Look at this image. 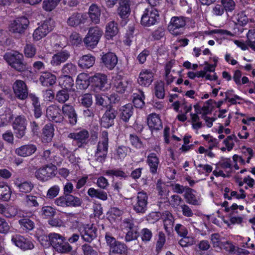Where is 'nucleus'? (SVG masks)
<instances>
[{
	"instance_id": "obj_1",
	"label": "nucleus",
	"mask_w": 255,
	"mask_h": 255,
	"mask_svg": "<svg viewBox=\"0 0 255 255\" xmlns=\"http://www.w3.org/2000/svg\"><path fill=\"white\" fill-rule=\"evenodd\" d=\"M3 57L12 68L18 72H23L27 69L23 55L17 51L6 53Z\"/></svg>"
},
{
	"instance_id": "obj_2",
	"label": "nucleus",
	"mask_w": 255,
	"mask_h": 255,
	"mask_svg": "<svg viewBox=\"0 0 255 255\" xmlns=\"http://www.w3.org/2000/svg\"><path fill=\"white\" fill-rule=\"evenodd\" d=\"M48 238L51 246L58 252L67 253L72 250V247L61 235L55 233H50Z\"/></svg>"
},
{
	"instance_id": "obj_3",
	"label": "nucleus",
	"mask_w": 255,
	"mask_h": 255,
	"mask_svg": "<svg viewBox=\"0 0 255 255\" xmlns=\"http://www.w3.org/2000/svg\"><path fill=\"white\" fill-rule=\"evenodd\" d=\"M102 34L103 31L99 27H91L84 39V42L87 47L93 48L98 43Z\"/></svg>"
},
{
	"instance_id": "obj_4",
	"label": "nucleus",
	"mask_w": 255,
	"mask_h": 255,
	"mask_svg": "<svg viewBox=\"0 0 255 255\" xmlns=\"http://www.w3.org/2000/svg\"><path fill=\"white\" fill-rule=\"evenodd\" d=\"M84 82L86 87L90 84L93 87L101 91H105L108 88L105 87L107 83V78L104 74H96L90 77L88 82L86 80H84Z\"/></svg>"
},
{
	"instance_id": "obj_5",
	"label": "nucleus",
	"mask_w": 255,
	"mask_h": 255,
	"mask_svg": "<svg viewBox=\"0 0 255 255\" xmlns=\"http://www.w3.org/2000/svg\"><path fill=\"white\" fill-rule=\"evenodd\" d=\"M147 200L148 196L146 192H138L135 201L132 203L133 210L136 213H145L147 209Z\"/></svg>"
},
{
	"instance_id": "obj_6",
	"label": "nucleus",
	"mask_w": 255,
	"mask_h": 255,
	"mask_svg": "<svg viewBox=\"0 0 255 255\" xmlns=\"http://www.w3.org/2000/svg\"><path fill=\"white\" fill-rule=\"evenodd\" d=\"M29 23L28 19L24 16L17 18L9 24V30L16 35H21L24 33Z\"/></svg>"
},
{
	"instance_id": "obj_7",
	"label": "nucleus",
	"mask_w": 255,
	"mask_h": 255,
	"mask_svg": "<svg viewBox=\"0 0 255 255\" xmlns=\"http://www.w3.org/2000/svg\"><path fill=\"white\" fill-rule=\"evenodd\" d=\"M68 137L76 141V144L79 148H85L88 143L89 133L86 129H83L69 133Z\"/></svg>"
},
{
	"instance_id": "obj_8",
	"label": "nucleus",
	"mask_w": 255,
	"mask_h": 255,
	"mask_svg": "<svg viewBox=\"0 0 255 255\" xmlns=\"http://www.w3.org/2000/svg\"><path fill=\"white\" fill-rule=\"evenodd\" d=\"M105 238L110 247V254H127V246L124 243L116 241L115 238L108 234L106 235Z\"/></svg>"
},
{
	"instance_id": "obj_9",
	"label": "nucleus",
	"mask_w": 255,
	"mask_h": 255,
	"mask_svg": "<svg viewBox=\"0 0 255 255\" xmlns=\"http://www.w3.org/2000/svg\"><path fill=\"white\" fill-rule=\"evenodd\" d=\"M55 166L53 165H47L36 170L35 172V176L40 181H47L55 176Z\"/></svg>"
},
{
	"instance_id": "obj_10",
	"label": "nucleus",
	"mask_w": 255,
	"mask_h": 255,
	"mask_svg": "<svg viewBox=\"0 0 255 255\" xmlns=\"http://www.w3.org/2000/svg\"><path fill=\"white\" fill-rule=\"evenodd\" d=\"M157 11L153 8H146L141 17V24L144 26L154 25L158 18Z\"/></svg>"
},
{
	"instance_id": "obj_11",
	"label": "nucleus",
	"mask_w": 255,
	"mask_h": 255,
	"mask_svg": "<svg viewBox=\"0 0 255 255\" xmlns=\"http://www.w3.org/2000/svg\"><path fill=\"white\" fill-rule=\"evenodd\" d=\"M12 128L15 136L19 139L22 138L25 134L26 129V120L24 117H17L13 122Z\"/></svg>"
},
{
	"instance_id": "obj_12",
	"label": "nucleus",
	"mask_w": 255,
	"mask_h": 255,
	"mask_svg": "<svg viewBox=\"0 0 255 255\" xmlns=\"http://www.w3.org/2000/svg\"><path fill=\"white\" fill-rule=\"evenodd\" d=\"M186 24L185 19L183 16L173 17L170 24L168 26V29L171 34L175 35L180 34L182 28Z\"/></svg>"
},
{
	"instance_id": "obj_13",
	"label": "nucleus",
	"mask_w": 255,
	"mask_h": 255,
	"mask_svg": "<svg viewBox=\"0 0 255 255\" xmlns=\"http://www.w3.org/2000/svg\"><path fill=\"white\" fill-rule=\"evenodd\" d=\"M61 109L59 106L52 105L47 107L46 116L48 119L54 123H61L63 122L64 117L61 113Z\"/></svg>"
},
{
	"instance_id": "obj_14",
	"label": "nucleus",
	"mask_w": 255,
	"mask_h": 255,
	"mask_svg": "<svg viewBox=\"0 0 255 255\" xmlns=\"http://www.w3.org/2000/svg\"><path fill=\"white\" fill-rule=\"evenodd\" d=\"M211 241L214 247H220V248H222L224 246H225L224 249L231 253L235 254H241V250L239 248L235 247L231 243L227 242L226 244L224 245L223 243L221 242L220 236L218 234H212L211 236Z\"/></svg>"
},
{
	"instance_id": "obj_15",
	"label": "nucleus",
	"mask_w": 255,
	"mask_h": 255,
	"mask_svg": "<svg viewBox=\"0 0 255 255\" xmlns=\"http://www.w3.org/2000/svg\"><path fill=\"white\" fill-rule=\"evenodd\" d=\"M12 88L15 96L18 99L24 100L28 97V89L23 81L16 80L13 84Z\"/></svg>"
},
{
	"instance_id": "obj_16",
	"label": "nucleus",
	"mask_w": 255,
	"mask_h": 255,
	"mask_svg": "<svg viewBox=\"0 0 255 255\" xmlns=\"http://www.w3.org/2000/svg\"><path fill=\"white\" fill-rule=\"evenodd\" d=\"M118 115L117 111L115 110L113 106H110L101 120V125L105 128H109L114 124V120Z\"/></svg>"
},
{
	"instance_id": "obj_17",
	"label": "nucleus",
	"mask_w": 255,
	"mask_h": 255,
	"mask_svg": "<svg viewBox=\"0 0 255 255\" xmlns=\"http://www.w3.org/2000/svg\"><path fill=\"white\" fill-rule=\"evenodd\" d=\"M248 40L245 42L244 41L235 40L234 43L242 50H245L250 47L255 51V29H250L247 34Z\"/></svg>"
},
{
	"instance_id": "obj_18",
	"label": "nucleus",
	"mask_w": 255,
	"mask_h": 255,
	"mask_svg": "<svg viewBox=\"0 0 255 255\" xmlns=\"http://www.w3.org/2000/svg\"><path fill=\"white\" fill-rule=\"evenodd\" d=\"M52 29L50 20L45 21L39 26L33 33V38L34 40H39L44 37Z\"/></svg>"
},
{
	"instance_id": "obj_19",
	"label": "nucleus",
	"mask_w": 255,
	"mask_h": 255,
	"mask_svg": "<svg viewBox=\"0 0 255 255\" xmlns=\"http://www.w3.org/2000/svg\"><path fill=\"white\" fill-rule=\"evenodd\" d=\"M97 229L93 224L87 225L80 229L82 239L86 242L91 243L97 237Z\"/></svg>"
},
{
	"instance_id": "obj_20",
	"label": "nucleus",
	"mask_w": 255,
	"mask_h": 255,
	"mask_svg": "<svg viewBox=\"0 0 255 255\" xmlns=\"http://www.w3.org/2000/svg\"><path fill=\"white\" fill-rule=\"evenodd\" d=\"M61 111L63 115L67 118L69 124L72 126L76 124L77 115L73 106L69 104H64L62 107Z\"/></svg>"
},
{
	"instance_id": "obj_21",
	"label": "nucleus",
	"mask_w": 255,
	"mask_h": 255,
	"mask_svg": "<svg viewBox=\"0 0 255 255\" xmlns=\"http://www.w3.org/2000/svg\"><path fill=\"white\" fill-rule=\"evenodd\" d=\"M12 243L22 250H31L34 248V245L29 240L20 235H16L11 239Z\"/></svg>"
},
{
	"instance_id": "obj_22",
	"label": "nucleus",
	"mask_w": 255,
	"mask_h": 255,
	"mask_svg": "<svg viewBox=\"0 0 255 255\" xmlns=\"http://www.w3.org/2000/svg\"><path fill=\"white\" fill-rule=\"evenodd\" d=\"M153 80V73L148 70H142L139 75L138 83L144 87L149 86Z\"/></svg>"
},
{
	"instance_id": "obj_23",
	"label": "nucleus",
	"mask_w": 255,
	"mask_h": 255,
	"mask_svg": "<svg viewBox=\"0 0 255 255\" xmlns=\"http://www.w3.org/2000/svg\"><path fill=\"white\" fill-rule=\"evenodd\" d=\"M102 63L109 70H112L118 63L117 56L112 52H108L102 57Z\"/></svg>"
},
{
	"instance_id": "obj_24",
	"label": "nucleus",
	"mask_w": 255,
	"mask_h": 255,
	"mask_svg": "<svg viewBox=\"0 0 255 255\" xmlns=\"http://www.w3.org/2000/svg\"><path fill=\"white\" fill-rule=\"evenodd\" d=\"M101 9L97 4L93 3L89 8L88 15L91 21L94 24H98L100 21Z\"/></svg>"
},
{
	"instance_id": "obj_25",
	"label": "nucleus",
	"mask_w": 255,
	"mask_h": 255,
	"mask_svg": "<svg viewBox=\"0 0 255 255\" xmlns=\"http://www.w3.org/2000/svg\"><path fill=\"white\" fill-rule=\"evenodd\" d=\"M85 22L83 14L81 13L74 12L68 18L66 21L67 25L71 27H76Z\"/></svg>"
},
{
	"instance_id": "obj_26",
	"label": "nucleus",
	"mask_w": 255,
	"mask_h": 255,
	"mask_svg": "<svg viewBox=\"0 0 255 255\" xmlns=\"http://www.w3.org/2000/svg\"><path fill=\"white\" fill-rule=\"evenodd\" d=\"M95 62V57L90 54L81 57L78 61L79 66L83 69H88L92 67Z\"/></svg>"
},
{
	"instance_id": "obj_27",
	"label": "nucleus",
	"mask_w": 255,
	"mask_h": 255,
	"mask_svg": "<svg viewBox=\"0 0 255 255\" xmlns=\"http://www.w3.org/2000/svg\"><path fill=\"white\" fill-rule=\"evenodd\" d=\"M56 81L55 75L48 72L42 73L39 81L43 86L49 87L53 85Z\"/></svg>"
},
{
	"instance_id": "obj_28",
	"label": "nucleus",
	"mask_w": 255,
	"mask_h": 255,
	"mask_svg": "<svg viewBox=\"0 0 255 255\" xmlns=\"http://www.w3.org/2000/svg\"><path fill=\"white\" fill-rule=\"evenodd\" d=\"M147 124L151 130H159L162 128L161 121L158 115L156 114H152L148 116Z\"/></svg>"
},
{
	"instance_id": "obj_29",
	"label": "nucleus",
	"mask_w": 255,
	"mask_h": 255,
	"mask_svg": "<svg viewBox=\"0 0 255 255\" xmlns=\"http://www.w3.org/2000/svg\"><path fill=\"white\" fill-rule=\"evenodd\" d=\"M36 149L35 145L26 144L16 149L15 153L19 156L26 157L34 153L36 151Z\"/></svg>"
},
{
	"instance_id": "obj_30",
	"label": "nucleus",
	"mask_w": 255,
	"mask_h": 255,
	"mask_svg": "<svg viewBox=\"0 0 255 255\" xmlns=\"http://www.w3.org/2000/svg\"><path fill=\"white\" fill-rule=\"evenodd\" d=\"M108 133L106 131H103L102 132L101 137L97 145L96 150L108 153Z\"/></svg>"
},
{
	"instance_id": "obj_31",
	"label": "nucleus",
	"mask_w": 255,
	"mask_h": 255,
	"mask_svg": "<svg viewBox=\"0 0 255 255\" xmlns=\"http://www.w3.org/2000/svg\"><path fill=\"white\" fill-rule=\"evenodd\" d=\"M69 56L70 54L67 51H61L53 56L51 63L54 66L59 65L61 63L65 62Z\"/></svg>"
},
{
	"instance_id": "obj_32",
	"label": "nucleus",
	"mask_w": 255,
	"mask_h": 255,
	"mask_svg": "<svg viewBox=\"0 0 255 255\" xmlns=\"http://www.w3.org/2000/svg\"><path fill=\"white\" fill-rule=\"evenodd\" d=\"M118 32V24L114 21H111L107 24L105 35L108 39H112Z\"/></svg>"
},
{
	"instance_id": "obj_33",
	"label": "nucleus",
	"mask_w": 255,
	"mask_h": 255,
	"mask_svg": "<svg viewBox=\"0 0 255 255\" xmlns=\"http://www.w3.org/2000/svg\"><path fill=\"white\" fill-rule=\"evenodd\" d=\"M147 162L150 167V171L152 174H156L159 163L158 158L154 153H150L147 156Z\"/></svg>"
},
{
	"instance_id": "obj_34",
	"label": "nucleus",
	"mask_w": 255,
	"mask_h": 255,
	"mask_svg": "<svg viewBox=\"0 0 255 255\" xmlns=\"http://www.w3.org/2000/svg\"><path fill=\"white\" fill-rule=\"evenodd\" d=\"M14 184L19 192L24 193L30 192L33 188V185L30 181H25L21 182L19 179H16Z\"/></svg>"
},
{
	"instance_id": "obj_35",
	"label": "nucleus",
	"mask_w": 255,
	"mask_h": 255,
	"mask_svg": "<svg viewBox=\"0 0 255 255\" xmlns=\"http://www.w3.org/2000/svg\"><path fill=\"white\" fill-rule=\"evenodd\" d=\"M87 193L92 198H96L103 201H106L108 199L107 193L101 189L90 188L89 189Z\"/></svg>"
},
{
	"instance_id": "obj_36",
	"label": "nucleus",
	"mask_w": 255,
	"mask_h": 255,
	"mask_svg": "<svg viewBox=\"0 0 255 255\" xmlns=\"http://www.w3.org/2000/svg\"><path fill=\"white\" fill-rule=\"evenodd\" d=\"M61 72L64 76H71L76 74L77 68L76 65L72 63H67L63 66Z\"/></svg>"
},
{
	"instance_id": "obj_37",
	"label": "nucleus",
	"mask_w": 255,
	"mask_h": 255,
	"mask_svg": "<svg viewBox=\"0 0 255 255\" xmlns=\"http://www.w3.org/2000/svg\"><path fill=\"white\" fill-rule=\"evenodd\" d=\"M132 109V107L131 105H127L122 107V109L121 110V113L120 114V117L123 121L125 122L128 121L133 114Z\"/></svg>"
},
{
	"instance_id": "obj_38",
	"label": "nucleus",
	"mask_w": 255,
	"mask_h": 255,
	"mask_svg": "<svg viewBox=\"0 0 255 255\" xmlns=\"http://www.w3.org/2000/svg\"><path fill=\"white\" fill-rule=\"evenodd\" d=\"M54 128L52 124H47L45 125L42 129V134L44 139L47 142H49L52 140L54 135Z\"/></svg>"
},
{
	"instance_id": "obj_39",
	"label": "nucleus",
	"mask_w": 255,
	"mask_h": 255,
	"mask_svg": "<svg viewBox=\"0 0 255 255\" xmlns=\"http://www.w3.org/2000/svg\"><path fill=\"white\" fill-rule=\"evenodd\" d=\"M184 196L186 199L187 203L193 205H198V201L196 199L195 196L193 194L192 189L189 187L186 188Z\"/></svg>"
},
{
	"instance_id": "obj_40",
	"label": "nucleus",
	"mask_w": 255,
	"mask_h": 255,
	"mask_svg": "<svg viewBox=\"0 0 255 255\" xmlns=\"http://www.w3.org/2000/svg\"><path fill=\"white\" fill-rule=\"evenodd\" d=\"M13 119L12 112L9 109L5 110L4 114L0 115V127L4 126Z\"/></svg>"
},
{
	"instance_id": "obj_41",
	"label": "nucleus",
	"mask_w": 255,
	"mask_h": 255,
	"mask_svg": "<svg viewBox=\"0 0 255 255\" xmlns=\"http://www.w3.org/2000/svg\"><path fill=\"white\" fill-rule=\"evenodd\" d=\"M18 223L21 228L26 231L32 230L34 227V222L29 218L21 219L19 220Z\"/></svg>"
},
{
	"instance_id": "obj_42",
	"label": "nucleus",
	"mask_w": 255,
	"mask_h": 255,
	"mask_svg": "<svg viewBox=\"0 0 255 255\" xmlns=\"http://www.w3.org/2000/svg\"><path fill=\"white\" fill-rule=\"evenodd\" d=\"M11 191L9 187L7 185L0 184V199L4 201H7L10 198Z\"/></svg>"
},
{
	"instance_id": "obj_43",
	"label": "nucleus",
	"mask_w": 255,
	"mask_h": 255,
	"mask_svg": "<svg viewBox=\"0 0 255 255\" xmlns=\"http://www.w3.org/2000/svg\"><path fill=\"white\" fill-rule=\"evenodd\" d=\"M155 95L158 99H163L165 96L164 84L160 81L156 83L154 87Z\"/></svg>"
},
{
	"instance_id": "obj_44",
	"label": "nucleus",
	"mask_w": 255,
	"mask_h": 255,
	"mask_svg": "<svg viewBox=\"0 0 255 255\" xmlns=\"http://www.w3.org/2000/svg\"><path fill=\"white\" fill-rule=\"evenodd\" d=\"M67 206L79 207L82 203L81 199L72 195H66Z\"/></svg>"
},
{
	"instance_id": "obj_45",
	"label": "nucleus",
	"mask_w": 255,
	"mask_h": 255,
	"mask_svg": "<svg viewBox=\"0 0 255 255\" xmlns=\"http://www.w3.org/2000/svg\"><path fill=\"white\" fill-rule=\"evenodd\" d=\"M96 104L103 107H107L109 105L108 96L106 95L97 94L95 95Z\"/></svg>"
},
{
	"instance_id": "obj_46",
	"label": "nucleus",
	"mask_w": 255,
	"mask_h": 255,
	"mask_svg": "<svg viewBox=\"0 0 255 255\" xmlns=\"http://www.w3.org/2000/svg\"><path fill=\"white\" fill-rule=\"evenodd\" d=\"M42 158L45 161L52 164L57 162V157L54 156L53 153L50 150L47 149L43 151L42 154Z\"/></svg>"
},
{
	"instance_id": "obj_47",
	"label": "nucleus",
	"mask_w": 255,
	"mask_h": 255,
	"mask_svg": "<svg viewBox=\"0 0 255 255\" xmlns=\"http://www.w3.org/2000/svg\"><path fill=\"white\" fill-rule=\"evenodd\" d=\"M41 212L42 216L46 219H50L56 214L55 210L49 206H43L41 208Z\"/></svg>"
},
{
	"instance_id": "obj_48",
	"label": "nucleus",
	"mask_w": 255,
	"mask_h": 255,
	"mask_svg": "<svg viewBox=\"0 0 255 255\" xmlns=\"http://www.w3.org/2000/svg\"><path fill=\"white\" fill-rule=\"evenodd\" d=\"M69 98V95L66 90L59 91L56 96V100L60 103H64Z\"/></svg>"
},
{
	"instance_id": "obj_49",
	"label": "nucleus",
	"mask_w": 255,
	"mask_h": 255,
	"mask_svg": "<svg viewBox=\"0 0 255 255\" xmlns=\"http://www.w3.org/2000/svg\"><path fill=\"white\" fill-rule=\"evenodd\" d=\"M61 0H44L43 2V8L46 11L53 10Z\"/></svg>"
},
{
	"instance_id": "obj_50",
	"label": "nucleus",
	"mask_w": 255,
	"mask_h": 255,
	"mask_svg": "<svg viewBox=\"0 0 255 255\" xmlns=\"http://www.w3.org/2000/svg\"><path fill=\"white\" fill-rule=\"evenodd\" d=\"M114 84L116 91L119 93H123L126 91L128 83L126 80L117 79L116 80Z\"/></svg>"
},
{
	"instance_id": "obj_51",
	"label": "nucleus",
	"mask_w": 255,
	"mask_h": 255,
	"mask_svg": "<svg viewBox=\"0 0 255 255\" xmlns=\"http://www.w3.org/2000/svg\"><path fill=\"white\" fill-rule=\"evenodd\" d=\"M80 102L86 108H90L93 103L92 96L90 94H86L81 96Z\"/></svg>"
},
{
	"instance_id": "obj_52",
	"label": "nucleus",
	"mask_w": 255,
	"mask_h": 255,
	"mask_svg": "<svg viewBox=\"0 0 255 255\" xmlns=\"http://www.w3.org/2000/svg\"><path fill=\"white\" fill-rule=\"evenodd\" d=\"M24 52L26 57L28 58H32L35 54L36 48L35 46L32 44H26L24 47Z\"/></svg>"
},
{
	"instance_id": "obj_53",
	"label": "nucleus",
	"mask_w": 255,
	"mask_h": 255,
	"mask_svg": "<svg viewBox=\"0 0 255 255\" xmlns=\"http://www.w3.org/2000/svg\"><path fill=\"white\" fill-rule=\"evenodd\" d=\"M144 98V96L142 92L141 93L140 95H137L136 96H134L132 102L135 107L137 108H142L144 105V102L143 101Z\"/></svg>"
},
{
	"instance_id": "obj_54",
	"label": "nucleus",
	"mask_w": 255,
	"mask_h": 255,
	"mask_svg": "<svg viewBox=\"0 0 255 255\" xmlns=\"http://www.w3.org/2000/svg\"><path fill=\"white\" fill-rule=\"evenodd\" d=\"M62 86L64 88V90H70L73 85H74V81L71 76L63 77V81L61 83Z\"/></svg>"
},
{
	"instance_id": "obj_55",
	"label": "nucleus",
	"mask_w": 255,
	"mask_h": 255,
	"mask_svg": "<svg viewBox=\"0 0 255 255\" xmlns=\"http://www.w3.org/2000/svg\"><path fill=\"white\" fill-rule=\"evenodd\" d=\"M59 191V187L58 185H54L48 189L46 197L48 199H53L58 195Z\"/></svg>"
},
{
	"instance_id": "obj_56",
	"label": "nucleus",
	"mask_w": 255,
	"mask_h": 255,
	"mask_svg": "<svg viewBox=\"0 0 255 255\" xmlns=\"http://www.w3.org/2000/svg\"><path fill=\"white\" fill-rule=\"evenodd\" d=\"M37 199L35 196L28 195L25 196V202L29 207H37L39 205Z\"/></svg>"
},
{
	"instance_id": "obj_57",
	"label": "nucleus",
	"mask_w": 255,
	"mask_h": 255,
	"mask_svg": "<svg viewBox=\"0 0 255 255\" xmlns=\"http://www.w3.org/2000/svg\"><path fill=\"white\" fill-rule=\"evenodd\" d=\"M118 12L121 17L126 18L128 17L130 13L129 5H120L118 8Z\"/></svg>"
},
{
	"instance_id": "obj_58",
	"label": "nucleus",
	"mask_w": 255,
	"mask_h": 255,
	"mask_svg": "<svg viewBox=\"0 0 255 255\" xmlns=\"http://www.w3.org/2000/svg\"><path fill=\"white\" fill-rule=\"evenodd\" d=\"M222 4L226 11H231L234 9L235 2L234 0H222Z\"/></svg>"
},
{
	"instance_id": "obj_59",
	"label": "nucleus",
	"mask_w": 255,
	"mask_h": 255,
	"mask_svg": "<svg viewBox=\"0 0 255 255\" xmlns=\"http://www.w3.org/2000/svg\"><path fill=\"white\" fill-rule=\"evenodd\" d=\"M138 236L139 234L136 229L132 230H129L127 233L125 237V240L126 242H130L137 239Z\"/></svg>"
},
{
	"instance_id": "obj_60",
	"label": "nucleus",
	"mask_w": 255,
	"mask_h": 255,
	"mask_svg": "<svg viewBox=\"0 0 255 255\" xmlns=\"http://www.w3.org/2000/svg\"><path fill=\"white\" fill-rule=\"evenodd\" d=\"M82 250L84 255H98L96 251L89 244H85L82 246Z\"/></svg>"
},
{
	"instance_id": "obj_61",
	"label": "nucleus",
	"mask_w": 255,
	"mask_h": 255,
	"mask_svg": "<svg viewBox=\"0 0 255 255\" xmlns=\"http://www.w3.org/2000/svg\"><path fill=\"white\" fill-rule=\"evenodd\" d=\"M106 174L109 175H114L116 177L126 178L128 176L125 172L119 169H111L106 171Z\"/></svg>"
},
{
	"instance_id": "obj_62",
	"label": "nucleus",
	"mask_w": 255,
	"mask_h": 255,
	"mask_svg": "<svg viewBox=\"0 0 255 255\" xmlns=\"http://www.w3.org/2000/svg\"><path fill=\"white\" fill-rule=\"evenodd\" d=\"M195 243L193 238L184 236L179 241V244L182 247H188Z\"/></svg>"
},
{
	"instance_id": "obj_63",
	"label": "nucleus",
	"mask_w": 255,
	"mask_h": 255,
	"mask_svg": "<svg viewBox=\"0 0 255 255\" xmlns=\"http://www.w3.org/2000/svg\"><path fill=\"white\" fill-rule=\"evenodd\" d=\"M129 140L131 144L135 147L140 148L142 147V142L137 136L130 134Z\"/></svg>"
},
{
	"instance_id": "obj_64",
	"label": "nucleus",
	"mask_w": 255,
	"mask_h": 255,
	"mask_svg": "<svg viewBox=\"0 0 255 255\" xmlns=\"http://www.w3.org/2000/svg\"><path fill=\"white\" fill-rule=\"evenodd\" d=\"M10 229L8 223L4 219L0 218V233L6 234Z\"/></svg>"
}]
</instances>
